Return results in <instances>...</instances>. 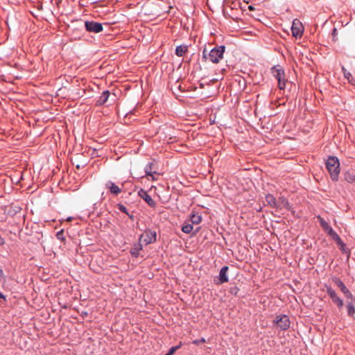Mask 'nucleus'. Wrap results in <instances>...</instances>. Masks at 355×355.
<instances>
[{
	"label": "nucleus",
	"mask_w": 355,
	"mask_h": 355,
	"mask_svg": "<svg viewBox=\"0 0 355 355\" xmlns=\"http://www.w3.org/2000/svg\"><path fill=\"white\" fill-rule=\"evenodd\" d=\"M225 51V46L224 45L216 46L209 53L206 49H204L202 51V59L209 60L213 63H218L223 58Z\"/></svg>",
	"instance_id": "nucleus-1"
},
{
	"label": "nucleus",
	"mask_w": 355,
	"mask_h": 355,
	"mask_svg": "<svg viewBox=\"0 0 355 355\" xmlns=\"http://www.w3.org/2000/svg\"><path fill=\"white\" fill-rule=\"evenodd\" d=\"M326 167L332 180L336 181L340 173V162L338 159L335 156H329L326 161Z\"/></svg>",
	"instance_id": "nucleus-2"
},
{
	"label": "nucleus",
	"mask_w": 355,
	"mask_h": 355,
	"mask_svg": "<svg viewBox=\"0 0 355 355\" xmlns=\"http://www.w3.org/2000/svg\"><path fill=\"white\" fill-rule=\"evenodd\" d=\"M331 279L334 284L340 288V291L345 295V296L347 299L355 301V297L352 295L351 291L346 287L345 284L339 277L334 276L332 277Z\"/></svg>",
	"instance_id": "nucleus-3"
},
{
	"label": "nucleus",
	"mask_w": 355,
	"mask_h": 355,
	"mask_svg": "<svg viewBox=\"0 0 355 355\" xmlns=\"http://www.w3.org/2000/svg\"><path fill=\"white\" fill-rule=\"evenodd\" d=\"M139 242L143 241L146 245L153 243L157 241V233L150 229H146L139 236Z\"/></svg>",
	"instance_id": "nucleus-4"
},
{
	"label": "nucleus",
	"mask_w": 355,
	"mask_h": 355,
	"mask_svg": "<svg viewBox=\"0 0 355 355\" xmlns=\"http://www.w3.org/2000/svg\"><path fill=\"white\" fill-rule=\"evenodd\" d=\"M327 293L329 297L331 299L332 302L337 306V307L340 309L343 306V300L338 297L336 292L329 286L325 284Z\"/></svg>",
	"instance_id": "nucleus-5"
},
{
	"label": "nucleus",
	"mask_w": 355,
	"mask_h": 355,
	"mask_svg": "<svg viewBox=\"0 0 355 355\" xmlns=\"http://www.w3.org/2000/svg\"><path fill=\"white\" fill-rule=\"evenodd\" d=\"M274 322L281 330H287L290 327V320L286 315H277Z\"/></svg>",
	"instance_id": "nucleus-6"
},
{
	"label": "nucleus",
	"mask_w": 355,
	"mask_h": 355,
	"mask_svg": "<svg viewBox=\"0 0 355 355\" xmlns=\"http://www.w3.org/2000/svg\"><path fill=\"white\" fill-rule=\"evenodd\" d=\"M273 75L278 81V87L280 89H284L286 87L285 74L282 69H273Z\"/></svg>",
	"instance_id": "nucleus-7"
},
{
	"label": "nucleus",
	"mask_w": 355,
	"mask_h": 355,
	"mask_svg": "<svg viewBox=\"0 0 355 355\" xmlns=\"http://www.w3.org/2000/svg\"><path fill=\"white\" fill-rule=\"evenodd\" d=\"M85 27L87 31L95 33H98L103 29V25L101 23L94 21H86L85 22Z\"/></svg>",
	"instance_id": "nucleus-8"
},
{
	"label": "nucleus",
	"mask_w": 355,
	"mask_h": 355,
	"mask_svg": "<svg viewBox=\"0 0 355 355\" xmlns=\"http://www.w3.org/2000/svg\"><path fill=\"white\" fill-rule=\"evenodd\" d=\"M303 26L300 21L297 19H295L293 21L291 31L292 35L295 37H300L303 33Z\"/></svg>",
	"instance_id": "nucleus-9"
},
{
	"label": "nucleus",
	"mask_w": 355,
	"mask_h": 355,
	"mask_svg": "<svg viewBox=\"0 0 355 355\" xmlns=\"http://www.w3.org/2000/svg\"><path fill=\"white\" fill-rule=\"evenodd\" d=\"M324 231L326 232L327 234L329 235L337 243V244L341 247L340 249L342 250H344L345 243L330 225L326 230H324Z\"/></svg>",
	"instance_id": "nucleus-10"
},
{
	"label": "nucleus",
	"mask_w": 355,
	"mask_h": 355,
	"mask_svg": "<svg viewBox=\"0 0 355 355\" xmlns=\"http://www.w3.org/2000/svg\"><path fill=\"white\" fill-rule=\"evenodd\" d=\"M138 195L140 198H141L150 207H155L156 206V203L155 200H153L151 196L144 189H140L138 191Z\"/></svg>",
	"instance_id": "nucleus-11"
},
{
	"label": "nucleus",
	"mask_w": 355,
	"mask_h": 355,
	"mask_svg": "<svg viewBox=\"0 0 355 355\" xmlns=\"http://www.w3.org/2000/svg\"><path fill=\"white\" fill-rule=\"evenodd\" d=\"M105 187L110 190L112 194L115 196L119 195L121 192V189L112 181H107L105 183Z\"/></svg>",
	"instance_id": "nucleus-12"
},
{
	"label": "nucleus",
	"mask_w": 355,
	"mask_h": 355,
	"mask_svg": "<svg viewBox=\"0 0 355 355\" xmlns=\"http://www.w3.org/2000/svg\"><path fill=\"white\" fill-rule=\"evenodd\" d=\"M228 269H229L228 266H223V268H221L220 272H219V276H218L219 282L217 283L218 284H222L223 283L228 282L229 279L227 275V272Z\"/></svg>",
	"instance_id": "nucleus-13"
},
{
	"label": "nucleus",
	"mask_w": 355,
	"mask_h": 355,
	"mask_svg": "<svg viewBox=\"0 0 355 355\" xmlns=\"http://www.w3.org/2000/svg\"><path fill=\"white\" fill-rule=\"evenodd\" d=\"M110 93L108 90L103 91L101 95L96 100L95 105L96 106H101L104 105L108 100Z\"/></svg>",
	"instance_id": "nucleus-14"
},
{
	"label": "nucleus",
	"mask_w": 355,
	"mask_h": 355,
	"mask_svg": "<svg viewBox=\"0 0 355 355\" xmlns=\"http://www.w3.org/2000/svg\"><path fill=\"white\" fill-rule=\"evenodd\" d=\"M266 201L268 205L271 207L279 209L280 207V204H279V200H276V198L272 194H267L266 196Z\"/></svg>",
	"instance_id": "nucleus-15"
},
{
	"label": "nucleus",
	"mask_w": 355,
	"mask_h": 355,
	"mask_svg": "<svg viewBox=\"0 0 355 355\" xmlns=\"http://www.w3.org/2000/svg\"><path fill=\"white\" fill-rule=\"evenodd\" d=\"M155 169V164L153 162H149L144 168L145 173L147 176H151L153 180H155L153 173L156 174L157 172Z\"/></svg>",
	"instance_id": "nucleus-16"
},
{
	"label": "nucleus",
	"mask_w": 355,
	"mask_h": 355,
	"mask_svg": "<svg viewBox=\"0 0 355 355\" xmlns=\"http://www.w3.org/2000/svg\"><path fill=\"white\" fill-rule=\"evenodd\" d=\"M142 249L143 247L140 243H135L132 247L130 250V253L133 257H137L139 255V252L141 250H142Z\"/></svg>",
	"instance_id": "nucleus-17"
},
{
	"label": "nucleus",
	"mask_w": 355,
	"mask_h": 355,
	"mask_svg": "<svg viewBox=\"0 0 355 355\" xmlns=\"http://www.w3.org/2000/svg\"><path fill=\"white\" fill-rule=\"evenodd\" d=\"M187 52H188L187 45H180L178 46L175 49V55L178 57L183 56Z\"/></svg>",
	"instance_id": "nucleus-18"
},
{
	"label": "nucleus",
	"mask_w": 355,
	"mask_h": 355,
	"mask_svg": "<svg viewBox=\"0 0 355 355\" xmlns=\"http://www.w3.org/2000/svg\"><path fill=\"white\" fill-rule=\"evenodd\" d=\"M354 303L355 301L351 300L347 304V314L349 316L352 317L355 313Z\"/></svg>",
	"instance_id": "nucleus-19"
},
{
	"label": "nucleus",
	"mask_w": 355,
	"mask_h": 355,
	"mask_svg": "<svg viewBox=\"0 0 355 355\" xmlns=\"http://www.w3.org/2000/svg\"><path fill=\"white\" fill-rule=\"evenodd\" d=\"M191 221L192 223V225L193 224L198 225V224L200 223V222L202 221V217L198 214H192L191 215Z\"/></svg>",
	"instance_id": "nucleus-20"
},
{
	"label": "nucleus",
	"mask_w": 355,
	"mask_h": 355,
	"mask_svg": "<svg viewBox=\"0 0 355 355\" xmlns=\"http://www.w3.org/2000/svg\"><path fill=\"white\" fill-rule=\"evenodd\" d=\"M279 204H280V207H279V209H281L282 207L286 209H289V202L288 200L283 197L279 198Z\"/></svg>",
	"instance_id": "nucleus-21"
},
{
	"label": "nucleus",
	"mask_w": 355,
	"mask_h": 355,
	"mask_svg": "<svg viewBox=\"0 0 355 355\" xmlns=\"http://www.w3.org/2000/svg\"><path fill=\"white\" fill-rule=\"evenodd\" d=\"M193 229V225L189 224V223L184 224L182 227V231L186 234L191 233L192 232Z\"/></svg>",
	"instance_id": "nucleus-22"
},
{
	"label": "nucleus",
	"mask_w": 355,
	"mask_h": 355,
	"mask_svg": "<svg viewBox=\"0 0 355 355\" xmlns=\"http://www.w3.org/2000/svg\"><path fill=\"white\" fill-rule=\"evenodd\" d=\"M317 219H318L320 226L322 227L323 230H326L329 226L328 223L326 222L324 220V219L322 217H321L320 216H317Z\"/></svg>",
	"instance_id": "nucleus-23"
},
{
	"label": "nucleus",
	"mask_w": 355,
	"mask_h": 355,
	"mask_svg": "<svg viewBox=\"0 0 355 355\" xmlns=\"http://www.w3.org/2000/svg\"><path fill=\"white\" fill-rule=\"evenodd\" d=\"M342 71L344 75V77L350 83L353 80V77L352 74L347 71V69L343 66Z\"/></svg>",
	"instance_id": "nucleus-24"
},
{
	"label": "nucleus",
	"mask_w": 355,
	"mask_h": 355,
	"mask_svg": "<svg viewBox=\"0 0 355 355\" xmlns=\"http://www.w3.org/2000/svg\"><path fill=\"white\" fill-rule=\"evenodd\" d=\"M180 347L181 343L179 345L171 347L165 355H173Z\"/></svg>",
	"instance_id": "nucleus-25"
},
{
	"label": "nucleus",
	"mask_w": 355,
	"mask_h": 355,
	"mask_svg": "<svg viewBox=\"0 0 355 355\" xmlns=\"http://www.w3.org/2000/svg\"><path fill=\"white\" fill-rule=\"evenodd\" d=\"M345 180L347 182H348L349 183H352V182H355V175L349 174V173L346 174Z\"/></svg>",
	"instance_id": "nucleus-26"
},
{
	"label": "nucleus",
	"mask_w": 355,
	"mask_h": 355,
	"mask_svg": "<svg viewBox=\"0 0 355 355\" xmlns=\"http://www.w3.org/2000/svg\"><path fill=\"white\" fill-rule=\"evenodd\" d=\"M117 208L119 210H120L121 212L125 214L126 215H129V212L127 209V208L122 204H117Z\"/></svg>",
	"instance_id": "nucleus-27"
},
{
	"label": "nucleus",
	"mask_w": 355,
	"mask_h": 355,
	"mask_svg": "<svg viewBox=\"0 0 355 355\" xmlns=\"http://www.w3.org/2000/svg\"><path fill=\"white\" fill-rule=\"evenodd\" d=\"M206 340L204 338H202L201 339H198V340H194L192 343L193 344L196 345H200V343H205Z\"/></svg>",
	"instance_id": "nucleus-28"
},
{
	"label": "nucleus",
	"mask_w": 355,
	"mask_h": 355,
	"mask_svg": "<svg viewBox=\"0 0 355 355\" xmlns=\"http://www.w3.org/2000/svg\"><path fill=\"white\" fill-rule=\"evenodd\" d=\"M57 238L60 240H64V237H63V232L62 231H60V232H58L57 233Z\"/></svg>",
	"instance_id": "nucleus-29"
},
{
	"label": "nucleus",
	"mask_w": 355,
	"mask_h": 355,
	"mask_svg": "<svg viewBox=\"0 0 355 355\" xmlns=\"http://www.w3.org/2000/svg\"><path fill=\"white\" fill-rule=\"evenodd\" d=\"M337 35V29L336 28H334L332 31V36H333V38L334 39L335 37Z\"/></svg>",
	"instance_id": "nucleus-30"
},
{
	"label": "nucleus",
	"mask_w": 355,
	"mask_h": 355,
	"mask_svg": "<svg viewBox=\"0 0 355 355\" xmlns=\"http://www.w3.org/2000/svg\"><path fill=\"white\" fill-rule=\"evenodd\" d=\"M5 243L4 239L0 235V245H3Z\"/></svg>",
	"instance_id": "nucleus-31"
},
{
	"label": "nucleus",
	"mask_w": 355,
	"mask_h": 355,
	"mask_svg": "<svg viewBox=\"0 0 355 355\" xmlns=\"http://www.w3.org/2000/svg\"><path fill=\"white\" fill-rule=\"evenodd\" d=\"M0 298L6 300V296L1 292H0Z\"/></svg>",
	"instance_id": "nucleus-32"
},
{
	"label": "nucleus",
	"mask_w": 355,
	"mask_h": 355,
	"mask_svg": "<svg viewBox=\"0 0 355 355\" xmlns=\"http://www.w3.org/2000/svg\"><path fill=\"white\" fill-rule=\"evenodd\" d=\"M128 217H129L131 220H134V216H133L132 214H130L129 213V215H128Z\"/></svg>",
	"instance_id": "nucleus-33"
},
{
	"label": "nucleus",
	"mask_w": 355,
	"mask_h": 355,
	"mask_svg": "<svg viewBox=\"0 0 355 355\" xmlns=\"http://www.w3.org/2000/svg\"><path fill=\"white\" fill-rule=\"evenodd\" d=\"M248 8H249V10H254V7H253L252 6H248Z\"/></svg>",
	"instance_id": "nucleus-34"
},
{
	"label": "nucleus",
	"mask_w": 355,
	"mask_h": 355,
	"mask_svg": "<svg viewBox=\"0 0 355 355\" xmlns=\"http://www.w3.org/2000/svg\"><path fill=\"white\" fill-rule=\"evenodd\" d=\"M71 220H72V218H71V217H69V218H67V220H68V221H71Z\"/></svg>",
	"instance_id": "nucleus-35"
},
{
	"label": "nucleus",
	"mask_w": 355,
	"mask_h": 355,
	"mask_svg": "<svg viewBox=\"0 0 355 355\" xmlns=\"http://www.w3.org/2000/svg\"><path fill=\"white\" fill-rule=\"evenodd\" d=\"M76 168H80V166H79V165H77V166H76Z\"/></svg>",
	"instance_id": "nucleus-36"
}]
</instances>
